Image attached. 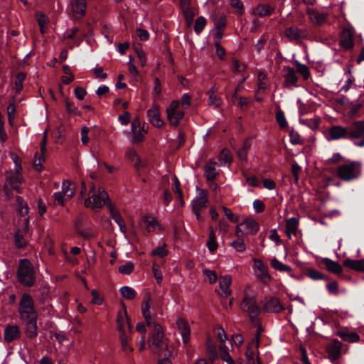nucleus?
Here are the masks:
<instances>
[{
    "label": "nucleus",
    "mask_w": 364,
    "mask_h": 364,
    "mask_svg": "<svg viewBox=\"0 0 364 364\" xmlns=\"http://www.w3.org/2000/svg\"><path fill=\"white\" fill-rule=\"evenodd\" d=\"M15 112H16V106H15L14 100L12 101H10L9 106L7 107L8 118H9V121L10 123L14 119Z\"/></svg>",
    "instance_id": "nucleus-61"
},
{
    "label": "nucleus",
    "mask_w": 364,
    "mask_h": 364,
    "mask_svg": "<svg viewBox=\"0 0 364 364\" xmlns=\"http://www.w3.org/2000/svg\"><path fill=\"white\" fill-rule=\"evenodd\" d=\"M220 355L223 360L225 361L228 364H235L232 357L228 352L227 347L225 346H220Z\"/></svg>",
    "instance_id": "nucleus-48"
},
{
    "label": "nucleus",
    "mask_w": 364,
    "mask_h": 364,
    "mask_svg": "<svg viewBox=\"0 0 364 364\" xmlns=\"http://www.w3.org/2000/svg\"><path fill=\"white\" fill-rule=\"evenodd\" d=\"M71 11L77 19L83 18L86 14L87 3L85 0H71Z\"/></svg>",
    "instance_id": "nucleus-18"
},
{
    "label": "nucleus",
    "mask_w": 364,
    "mask_h": 364,
    "mask_svg": "<svg viewBox=\"0 0 364 364\" xmlns=\"http://www.w3.org/2000/svg\"><path fill=\"white\" fill-rule=\"evenodd\" d=\"M337 176L344 181L358 178L361 173V164L358 161H348L337 168Z\"/></svg>",
    "instance_id": "nucleus-5"
},
{
    "label": "nucleus",
    "mask_w": 364,
    "mask_h": 364,
    "mask_svg": "<svg viewBox=\"0 0 364 364\" xmlns=\"http://www.w3.org/2000/svg\"><path fill=\"white\" fill-rule=\"evenodd\" d=\"M134 269V265L133 262L129 261L119 267V272L123 274H130Z\"/></svg>",
    "instance_id": "nucleus-53"
},
{
    "label": "nucleus",
    "mask_w": 364,
    "mask_h": 364,
    "mask_svg": "<svg viewBox=\"0 0 364 364\" xmlns=\"http://www.w3.org/2000/svg\"><path fill=\"white\" fill-rule=\"evenodd\" d=\"M257 327V331L255 335V338L252 340L251 345H254L256 348H257L259 346L260 343V336L263 331V328L259 323V321H257V325H254Z\"/></svg>",
    "instance_id": "nucleus-55"
},
{
    "label": "nucleus",
    "mask_w": 364,
    "mask_h": 364,
    "mask_svg": "<svg viewBox=\"0 0 364 364\" xmlns=\"http://www.w3.org/2000/svg\"><path fill=\"white\" fill-rule=\"evenodd\" d=\"M343 264L352 270L364 272V259H351L346 258L343 260Z\"/></svg>",
    "instance_id": "nucleus-25"
},
{
    "label": "nucleus",
    "mask_w": 364,
    "mask_h": 364,
    "mask_svg": "<svg viewBox=\"0 0 364 364\" xmlns=\"http://www.w3.org/2000/svg\"><path fill=\"white\" fill-rule=\"evenodd\" d=\"M207 246H208V250L211 252H214L218 248V243L216 241V235L213 229H211L210 231L209 238L207 242Z\"/></svg>",
    "instance_id": "nucleus-44"
},
{
    "label": "nucleus",
    "mask_w": 364,
    "mask_h": 364,
    "mask_svg": "<svg viewBox=\"0 0 364 364\" xmlns=\"http://www.w3.org/2000/svg\"><path fill=\"white\" fill-rule=\"evenodd\" d=\"M219 161L222 164H228L229 166L232 161L230 152L226 149H223L219 156Z\"/></svg>",
    "instance_id": "nucleus-50"
},
{
    "label": "nucleus",
    "mask_w": 364,
    "mask_h": 364,
    "mask_svg": "<svg viewBox=\"0 0 364 364\" xmlns=\"http://www.w3.org/2000/svg\"><path fill=\"white\" fill-rule=\"evenodd\" d=\"M182 11L185 16L187 25L188 27H190L192 24L195 13L191 7H185V9H183Z\"/></svg>",
    "instance_id": "nucleus-52"
},
{
    "label": "nucleus",
    "mask_w": 364,
    "mask_h": 364,
    "mask_svg": "<svg viewBox=\"0 0 364 364\" xmlns=\"http://www.w3.org/2000/svg\"><path fill=\"white\" fill-rule=\"evenodd\" d=\"M276 119L279 126L282 128H284L287 126V122L286 120L284 114L283 112L279 111L276 114Z\"/></svg>",
    "instance_id": "nucleus-63"
},
{
    "label": "nucleus",
    "mask_w": 364,
    "mask_h": 364,
    "mask_svg": "<svg viewBox=\"0 0 364 364\" xmlns=\"http://www.w3.org/2000/svg\"><path fill=\"white\" fill-rule=\"evenodd\" d=\"M341 343L339 341H335L328 349V356L332 360H337L341 356Z\"/></svg>",
    "instance_id": "nucleus-34"
},
{
    "label": "nucleus",
    "mask_w": 364,
    "mask_h": 364,
    "mask_svg": "<svg viewBox=\"0 0 364 364\" xmlns=\"http://www.w3.org/2000/svg\"><path fill=\"white\" fill-rule=\"evenodd\" d=\"M263 309L270 313H279L284 309L279 299L275 297L267 299L263 305Z\"/></svg>",
    "instance_id": "nucleus-23"
},
{
    "label": "nucleus",
    "mask_w": 364,
    "mask_h": 364,
    "mask_svg": "<svg viewBox=\"0 0 364 364\" xmlns=\"http://www.w3.org/2000/svg\"><path fill=\"white\" fill-rule=\"evenodd\" d=\"M141 311L145 319L144 322H139L136 330L141 334V346L139 349L146 348V333L149 331L148 346L150 350L155 354L159 353V325L156 321V311L154 307L151 294L149 291L144 294L141 304ZM156 364H159V355L156 357Z\"/></svg>",
    "instance_id": "nucleus-1"
},
{
    "label": "nucleus",
    "mask_w": 364,
    "mask_h": 364,
    "mask_svg": "<svg viewBox=\"0 0 364 364\" xmlns=\"http://www.w3.org/2000/svg\"><path fill=\"white\" fill-rule=\"evenodd\" d=\"M349 139L357 146H364V120L357 121L348 127Z\"/></svg>",
    "instance_id": "nucleus-7"
},
{
    "label": "nucleus",
    "mask_w": 364,
    "mask_h": 364,
    "mask_svg": "<svg viewBox=\"0 0 364 364\" xmlns=\"http://www.w3.org/2000/svg\"><path fill=\"white\" fill-rule=\"evenodd\" d=\"M140 226L144 231L150 232L159 228V223L156 218L146 215L141 219Z\"/></svg>",
    "instance_id": "nucleus-21"
},
{
    "label": "nucleus",
    "mask_w": 364,
    "mask_h": 364,
    "mask_svg": "<svg viewBox=\"0 0 364 364\" xmlns=\"http://www.w3.org/2000/svg\"><path fill=\"white\" fill-rule=\"evenodd\" d=\"M285 81L287 83L295 85L297 82V77L296 75V71L294 68L290 67L284 68Z\"/></svg>",
    "instance_id": "nucleus-35"
},
{
    "label": "nucleus",
    "mask_w": 364,
    "mask_h": 364,
    "mask_svg": "<svg viewBox=\"0 0 364 364\" xmlns=\"http://www.w3.org/2000/svg\"><path fill=\"white\" fill-rule=\"evenodd\" d=\"M147 118L149 122L156 128L159 127V105L156 100L154 101L153 107L147 111Z\"/></svg>",
    "instance_id": "nucleus-24"
},
{
    "label": "nucleus",
    "mask_w": 364,
    "mask_h": 364,
    "mask_svg": "<svg viewBox=\"0 0 364 364\" xmlns=\"http://www.w3.org/2000/svg\"><path fill=\"white\" fill-rule=\"evenodd\" d=\"M322 262L326 269L330 272L339 274L343 271L342 267L336 261L324 258Z\"/></svg>",
    "instance_id": "nucleus-28"
},
{
    "label": "nucleus",
    "mask_w": 364,
    "mask_h": 364,
    "mask_svg": "<svg viewBox=\"0 0 364 364\" xmlns=\"http://www.w3.org/2000/svg\"><path fill=\"white\" fill-rule=\"evenodd\" d=\"M217 163L215 161H209L205 166V176L208 181L214 180L218 173L216 171Z\"/></svg>",
    "instance_id": "nucleus-30"
},
{
    "label": "nucleus",
    "mask_w": 364,
    "mask_h": 364,
    "mask_svg": "<svg viewBox=\"0 0 364 364\" xmlns=\"http://www.w3.org/2000/svg\"><path fill=\"white\" fill-rule=\"evenodd\" d=\"M206 348L209 354L210 360L213 362L217 357L216 346L210 339H208L206 342Z\"/></svg>",
    "instance_id": "nucleus-45"
},
{
    "label": "nucleus",
    "mask_w": 364,
    "mask_h": 364,
    "mask_svg": "<svg viewBox=\"0 0 364 364\" xmlns=\"http://www.w3.org/2000/svg\"><path fill=\"white\" fill-rule=\"evenodd\" d=\"M267 81L266 75L262 73L258 74V91L264 90L267 88Z\"/></svg>",
    "instance_id": "nucleus-60"
},
{
    "label": "nucleus",
    "mask_w": 364,
    "mask_h": 364,
    "mask_svg": "<svg viewBox=\"0 0 364 364\" xmlns=\"http://www.w3.org/2000/svg\"><path fill=\"white\" fill-rule=\"evenodd\" d=\"M338 336L345 341L354 343L359 341V336L355 332H339Z\"/></svg>",
    "instance_id": "nucleus-39"
},
{
    "label": "nucleus",
    "mask_w": 364,
    "mask_h": 364,
    "mask_svg": "<svg viewBox=\"0 0 364 364\" xmlns=\"http://www.w3.org/2000/svg\"><path fill=\"white\" fill-rule=\"evenodd\" d=\"M259 224L252 218H247L235 228V235L238 237L244 235H254L259 231Z\"/></svg>",
    "instance_id": "nucleus-8"
},
{
    "label": "nucleus",
    "mask_w": 364,
    "mask_h": 364,
    "mask_svg": "<svg viewBox=\"0 0 364 364\" xmlns=\"http://www.w3.org/2000/svg\"><path fill=\"white\" fill-rule=\"evenodd\" d=\"M21 319L26 322L25 332L27 337L30 339L35 338L38 336V316H33L29 318H23Z\"/></svg>",
    "instance_id": "nucleus-16"
},
{
    "label": "nucleus",
    "mask_w": 364,
    "mask_h": 364,
    "mask_svg": "<svg viewBox=\"0 0 364 364\" xmlns=\"http://www.w3.org/2000/svg\"><path fill=\"white\" fill-rule=\"evenodd\" d=\"M271 265L272 266L273 268H274L275 269L280 271V272H289L291 271V268L290 266L282 263V262L279 261L276 258H273L272 259Z\"/></svg>",
    "instance_id": "nucleus-43"
},
{
    "label": "nucleus",
    "mask_w": 364,
    "mask_h": 364,
    "mask_svg": "<svg viewBox=\"0 0 364 364\" xmlns=\"http://www.w3.org/2000/svg\"><path fill=\"white\" fill-rule=\"evenodd\" d=\"M253 261V270L257 279L260 280L264 284L269 283L272 277L268 273L267 266L258 259H254Z\"/></svg>",
    "instance_id": "nucleus-11"
},
{
    "label": "nucleus",
    "mask_w": 364,
    "mask_h": 364,
    "mask_svg": "<svg viewBox=\"0 0 364 364\" xmlns=\"http://www.w3.org/2000/svg\"><path fill=\"white\" fill-rule=\"evenodd\" d=\"M240 309L248 314L253 325H257L261 309L257 304L255 294L250 286H247L244 289V298L240 304Z\"/></svg>",
    "instance_id": "nucleus-3"
},
{
    "label": "nucleus",
    "mask_w": 364,
    "mask_h": 364,
    "mask_svg": "<svg viewBox=\"0 0 364 364\" xmlns=\"http://www.w3.org/2000/svg\"><path fill=\"white\" fill-rule=\"evenodd\" d=\"M230 5L232 8L236 9V12L241 15L243 13L244 6L240 0H230Z\"/></svg>",
    "instance_id": "nucleus-64"
},
{
    "label": "nucleus",
    "mask_w": 364,
    "mask_h": 364,
    "mask_svg": "<svg viewBox=\"0 0 364 364\" xmlns=\"http://www.w3.org/2000/svg\"><path fill=\"white\" fill-rule=\"evenodd\" d=\"M215 28L224 29L226 25V17L223 14H216L212 17Z\"/></svg>",
    "instance_id": "nucleus-42"
},
{
    "label": "nucleus",
    "mask_w": 364,
    "mask_h": 364,
    "mask_svg": "<svg viewBox=\"0 0 364 364\" xmlns=\"http://www.w3.org/2000/svg\"><path fill=\"white\" fill-rule=\"evenodd\" d=\"M117 329L119 333V339L121 343L124 348H126L127 342H128V336L126 334L124 324L127 322V326L129 328V331H132V326L129 321L128 316L127 314H125V318L122 315L119 314L117 316Z\"/></svg>",
    "instance_id": "nucleus-12"
},
{
    "label": "nucleus",
    "mask_w": 364,
    "mask_h": 364,
    "mask_svg": "<svg viewBox=\"0 0 364 364\" xmlns=\"http://www.w3.org/2000/svg\"><path fill=\"white\" fill-rule=\"evenodd\" d=\"M22 182V177L18 174L13 175L7 178L6 183L9 185L11 188L18 193H22V189L20 186Z\"/></svg>",
    "instance_id": "nucleus-29"
},
{
    "label": "nucleus",
    "mask_w": 364,
    "mask_h": 364,
    "mask_svg": "<svg viewBox=\"0 0 364 364\" xmlns=\"http://www.w3.org/2000/svg\"><path fill=\"white\" fill-rule=\"evenodd\" d=\"M16 203L18 214L21 217L26 215L29 212V207L28 203L23 200L22 197L19 196L16 197Z\"/></svg>",
    "instance_id": "nucleus-31"
},
{
    "label": "nucleus",
    "mask_w": 364,
    "mask_h": 364,
    "mask_svg": "<svg viewBox=\"0 0 364 364\" xmlns=\"http://www.w3.org/2000/svg\"><path fill=\"white\" fill-rule=\"evenodd\" d=\"M18 282L26 287H32L36 283V273L28 259H21L16 272Z\"/></svg>",
    "instance_id": "nucleus-4"
},
{
    "label": "nucleus",
    "mask_w": 364,
    "mask_h": 364,
    "mask_svg": "<svg viewBox=\"0 0 364 364\" xmlns=\"http://www.w3.org/2000/svg\"><path fill=\"white\" fill-rule=\"evenodd\" d=\"M203 274L210 284H213L217 281L218 276L215 271L208 269H203Z\"/></svg>",
    "instance_id": "nucleus-59"
},
{
    "label": "nucleus",
    "mask_w": 364,
    "mask_h": 364,
    "mask_svg": "<svg viewBox=\"0 0 364 364\" xmlns=\"http://www.w3.org/2000/svg\"><path fill=\"white\" fill-rule=\"evenodd\" d=\"M18 312L21 318L38 316L34 300L29 294L23 293L21 295L18 304Z\"/></svg>",
    "instance_id": "nucleus-6"
},
{
    "label": "nucleus",
    "mask_w": 364,
    "mask_h": 364,
    "mask_svg": "<svg viewBox=\"0 0 364 364\" xmlns=\"http://www.w3.org/2000/svg\"><path fill=\"white\" fill-rule=\"evenodd\" d=\"M179 105V101L174 100L166 109L167 118L171 125L177 126L184 116L183 112L178 109Z\"/></svg>",
    "instance_id": "nucleus-10"
},
{
    "label": "nucleus",
    "mask_w": 364,
    "mask_h": 364,
    "mask_svg": "<svg viewBox=\"0 0 364 364\" xmlns=\"http://www.w3.org/2000/svg\"><path fill=\"white\" fill-rule=\"evenodd\" d=\"M26 79V74L23 72L18 73L15 79L14 82V89L16 90V94H19L23 90V82Z\"/></svg>",
    "instance_id": "nucleus-41"
},
{
    "label": "nucleus",
    "mask_w": 364,
    "mask_h": 364,
    "mask_svg": "<svg viewBox=\"0 0 364 364\" xmlns=\"http://www.w3.org/2000/svg\"><path fill=\"white\" fill-rule=\"evenodd\" d=\"M206 25V19L203 16H199L196 20L194 25V31L197 34L201 33Z\"/></svg>",
    "instance_id": "nucleus-51"
},
{
    "label": "nucleus",
    "mask_w": 364,
    "mask_h": 364,
    "mask_svg": "<svg viewBox=\"0 0 364 364\" xmlns=\"http://www.w3.org/2000/svg\"><path fill=\"white\" fill-rule=\"evenodd\" d=\"M299 122L301 124L315 130L318 128L321 120L318 117H314L311 119H301Z\"/></svg>",
    "instance_id": "nucleus-38"
},
{
    "label": "nucleus",
    "mask_w": 364,
    "mask_h": 364,
    "mask_svg": "<svg viewBox=\"0 0 364 364\" xmlns=\"http://www.w3.org/2000/svg\"><path fill=\"white\" fill-rule=\"evenodd\" d=\"M75 229L77 234L84 239H90L95 237V234L91 230H85L81 228V223L79 220H77L75 223Z\"/></svg>",
    "instance_id": "nucleus-40"
},
{
    "label": "nucleus",
    "mask_w": 364,
    "mask_h": 364,
    "mask_svg": "<svg viewBox=\"0 0 364 364\" xmlns=\"http://www.w3.org/2000/svg\"><path fill=\"white\" fill-rule=\"evenodd\" d=\"M274 9L269 5L259 4L254 9L253 14L262 17L271 15Z\"/></svg>",
    "instance_id": "nucleus-32"
},
{
    "label": "nucleus",
    "mask_w": 364,
    "mask_h": 364,
    "mask_svg": "<svg viewBox=\"0 0 364 364\" xmlns=\"http://www.w3.org/2000/svg\"><path fill=\"white\" fill-rule=\"evenodd\" d=\"M209 97L208 100V104L209 106L213 107H218L222 103V99L214 94V87H212L209 92Z\"/></svg>",
    "instance_id": "nucleus-36"
},
{
    "label": "nucleus",
    "mask_w": 364,
    "mask_h": 364,
    "mask_svg": "<svg viewBox=\"0 0 364 364\" xmlns=\"http://www.w3.org/2000/svg\"><path fill=\"white\" fill-rule=\"evenodd\" d=\"M295 64L296 65L298 72L303 76L304 79H307L310 75L309 68L306 65L301 64L298 61H296Z\"/></svg>",
    "instance_id": "nucleus-56"
},
{
    "label": "nucleus",
    "mask_w": 364,
    "mask_h": 364,
    "mask_svg": "<svg viewBox=\"0 0 364 364\" xmlns=\"http://www.w3.org/2000/svg\"><path fill=\"white\" fill-rule=\"evenodd\" d=\"M232 282V277L230 275H225L220 277L219 279V289L218 294L222 296L228 297L231 294L230 284Z\"/></svg>",
    "instance_id": "nucleus-20"
},
{
    "label": "nucleus",
    "mask_w": 364,
    "mask_h": 364,
    "mask_svg": "<svg viewBox=\"0 0 364 364\" xmlns=\"http://www.w3.org/2000/svg\"><path fill=\"white\" fill-rule=\"evenodd\" d=\"M284 36L289 41L299 43L307 37V33L304 30L299 29L296 26H291L286 28Z\"/></svg>",
    "instance_id": "nucleus-13"
},
{
    "label": "nucleus",
    "mask_w": 364,
    "mask_h": 364,
    "mask_svg": "<svg viewBox=\"0 0 364 364\" xmlns=\"http://www.w3.org/2000/svg\"><path fill=\"white\" fill-rule=\"evenodd\" d=\"M71 183L69 181H63L62 185V191L63 195L70 199L74 196V191L70 188Z\"/></svg>",
    "instance_id": "nucleus-54"
},
{
    "label": "nucleus",
    "mask_w": 364,
    "mask_h": 364,
    "mask_svg": "<svg viewBox=\"0 0 364 364\" xmlns=\"http://www.w3.org/2000/svg\"><path fill=\"white\" fill-rule=\"evenodd\" d=\"M65 108L66 111L70 114L81 116V112L78 111L77 107H76L74 105V102L70 101L68 99H65Z\"/></svg>",
    "instance_id": "nucleus-49"
},
{
    "label": "nucleus",
    "mask_w": 364,
    "mask_h": 364,
    "mask_svg": "<svg viewBox=\"0 0 364 364\" xmlns=\"http://www.w3.org/2000/svg\"><path fill=\"white\" fill-rule=\"evenodd\" d=\"M132 132L133 134V142L138 143L144 140V124L141 126V121L139 117L134 119L132 123Z\"/></svg>",
    "instance_id": "nucleus-17"
},
{
    "label": "nucleus",
    "mask_w": 364,
    "mask_h": 364,
    "mask_svg": "<svg viewBox=\"0 0 364 364\" xmlns=\"http://www.w3.org/2000/svg\"><path fill=\"white\" fill-rule=\"evenodd\" d=\"M37 22L40 27V31L41 33H44L45 32V26L48 22V18L46 14L42 12H38L36 14Z\"/></svg>",
    "instance_id": "nucleus-46"
},
{
    "label": "nucleus",
    "mask_w": 364,
    "mask_h": 364,
    "mask_svg": "<svg viewBox=\"0 0 364 364\" xmlns=\"http://www.w3.org/2000/svg\"><path fill=\"white\" fill-rule=\"evenodd\" d=\"M173 352V346L169 345L168 340L161 335V364H172L169 357Z\"/></svg>",
    "instance_id": "nucleus-14"
},
{
    "label": "nucleus",
    "mask_w": 364,
    "mask_h": 364,
    "mask_svg": "<svg viewBox=\"0 0 364 364\" xmlns=\"http://www.w3.org/2000/svg\"><path fill=\"white\" fill-rule=\"evenodd\" d=\"M230 246L233 247L237 252H242L245 250V245L242 239L239 237L237 240L232 241Z\"/></svg>",
    "instance_id": "nucleus-58"
},
{
    "label": "nucleus",
    "mask_w": 364,
    "mask_h": 364,
    "mask_svg": "<svg viewBox=\"0 0 364 364\" xmlns=\"http://www.w3.org/2000/svg\"><path fill=\"white\" fill-rule=\"evenodd\" d=\"M104 205H107L111 218L117 224L124 221L119 212L116 210L112 204L111 200L106 191L102 187H100L97 191L95 184L92 183L89 192V197L85 200V206L87 208L92 206L93 208H101Z\"/></svg>",
    "instance_id": "nucleus-2"
},
{
    "label": "nucleus",
    "mask_w": 364,
    "mask_h": 364,
    "mask_svg": "<svg viewBox=\"0 0 364 364\" xmlns=\"http://www.w3.org/2000/svg\"><path fill=\"white\" fill-rule=\"evenodd\" d=\"M65 196L61 192L54 193L53 196L54 203L63 206L65 205Z\"/></svg>",
    "instance_id": "nucleus-62"
},
{
    "label": "nucleus",
    "mask_w": 364,
    "mask_h": 364,
    "mask_svg": "<svg viewBox=\"0 0 364 364\" xmlns=\"http://www.w3.org/2000/svg\"><path fill=\"white\" fill-rule=\"evenodd\" d=\"M198 194L196 197L192 200L191 206L193 213H195L198 220L200 219V210L202 208H205L208 203V194L205 190L197 189Z\"/></svg>",
    "instance_id": "nucleus-9"
},
{
    "label": "nucleus",
    "mask_w": 364,
    "mask_h": 364,
    "mask_svg": "<svg viewBox=\"0 0 364 364\" xmlns=\"http://www.w3.org/2000/svg\"><path fill=\"white\" fill-rule=\"evenodd\" d=\"M299 221L296 218H291L286 222V233L290 238L291 235H295L298 228Z\"/></svg>",
    "instance_id": "nucleus-33"
},
{
    "label": "nucleus",
    "mask_w": 364,
    "mask_h": 364,
    "mask_svg": "<svg viewBox=\"0 0 364 364\" xmlns=\"http://www.w3.org/2000/svg\"><path fill=\"white\" fill-rule=\"evenodd\" d=\"M340 44L345 49H350L353 47V34L350 30L346 29L343 31Z\"/></svg>",
    "instance_id": "nucleus-27"
},
{
    "label": "nucleus",
    "mask_w": 364,
    "mask_h": 364,
    "mask_svg": "<svg viewBox=\"0 0 364 364\" xmlns=\"http://www.w3.org/2000/svg\"><path fill=\"white\" fill-rule=\"evenodd\" d=\"M328 140H338L341 139H349V131L348 127L335 125L328 130Z\"/></svg>",
    "instance_id": "nucleus-15"
},
{
    "label": "nucleus",
    "mask_w": 364,
    "mask_h": 364,
    "mask_svg": "<svg viewBox=\"0 0 364 364\" xmlns=\"http://www.w3.org/2000/svg\"><path fill=\"white\" fill-rule=\"evenodd\" d=\"M306 12L311 21L316 25H321L326 20V15L324 13L319 12L312 9H308Z\"/></svg>",
    "instance_id": "nucleus-26"
},
{
    "label": "nucleus",
    "mask_w": 364,
    "mask_h": 364,
    "mask_svg": "<svg viewBox=\"0 0 364 364\" xmlns=\"http://www.w3.org/2000/svg\"><path fill=\"white\" fill-rule=\"evenodd\" d=\"M46 150V147L44 146H41V151L43 153L42 156H39L38 161H37V159H36L34 161L33 166H34V168L38 171H41L43 168L42 162L45 161L44 153H45Z\"/></svg>",
    "instance_id": "nucleus-57"
},
{
    "label": "nucleus",
    "mask_w": 364,
    "mask_h": 364,
    "mask_svg": "<svg viewBox=\"0 0 364 364\" xmlns=\"http://www.w3.org/2000/svg\"><path fill=\"white\" fill-rule=\"evenodd\" d=\"M15 245L18 249H23L27 243L19 230H17L14 234Z\"/></svg>",
    "instance_id": "nucleus-47"
},
{
    "label": "nucleus",
    "mask_w": 364,
    "mask_h": 364,
    "mask_svg": "<svg viewBox=\"0 0 364 364\" xmlns=\"http://www.w3.org/2000/svg\"><path fill=\"white\" fill-rule=\"evenodd\" d=\"M21 333L19 328L16 325H8L4 332V338L8 343L20 338Z\"/></svg>",
    "instance_id": "nucleus-22"
},
{
    "label": "nucleus",
    "mask_w": 364,
    "mask_h": 364,
    "mask_svg": "<svg viewBox=\"0 0 364 364\" xmlns=\"http://www.w3.org/2000/svg\"><path fill=\"white\" fill-rule=\"evenodd\" d=\"M178 331L182 337L184 344H188L191 337V328L187 321L179 318L176 321Z\"/></svg>",
    "instance_id": "nucleus-19"
},
{
    "label": "nucleus",
    "mask_w": 364,
    "mask_h": 364,
    "mask_svg": "<svg viewBox=\"0 0 364 364\" xmlns=\"http://www.w3.org/2000/svg\"><path fill=\"white\" fill-rule=\"evenodd\" d=\"M119 291L124 299L129 300L134 299L137 295L136 291L133 288L128 286L121 287Z\"/></svg>",
    "instance_id": "nucleus-37"
}]
</instances>
